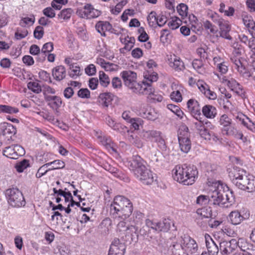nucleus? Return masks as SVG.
Instances as JSON below:
<instances>
[{"label": "nucleus", "instance_id": "f257e3e1", "mask_svg": "<svg viewBox=\"0 0 255 255\" xmlns=\"http://www.w3.org/2000/svg\"><path fill=\"white\" fill-rule=\"evenodd\" d=\"M133 211L130 200L123 196H117L110 207V214L112 218L124 220L128 218Z\"/></svg>", "mask_w": 255, "mask_h": 255}, {"label": "nucleus", "instance_id": "f03ea898", "mask_svg": "<svg viewBox=\"0 0 255 255\" xmlns=\"http://www.w3.org/2000/svg\"><path fill=\"white\" fill-rule=\"evenodd\" d=\"M121 76L124 81V84L132 92L137 94H153L154 88L151 87L150 84L137 83L136 82V73L130 70L124 71L121 73Z\"/></svg>", "mask_w": 255, "mask_h": 255}, {"label": "nucleus", "instance_id": "7ed1b4c3", "mask_svg": "<svg viewBox=\"0 0 255 255\" xmlns=\"http://www.w3.org/2000/svg\"><path fill=\"white\" fill-rule=\"evenodd\" d=\"M210 204L223 208H228L234 202L233 191L227 186L218 185L214 190L209 192Z\"/></svg>", "mask_w": 255, "mask_h": 255}, {"label": "nucleus", "instance_id": "20e7f679", "mask_svg": "<svg viewBox=\"0 0 255 255\" xmlns=\"http://www.w3.org/2000/svg\"><path fill=\"white\" fill-rule=\"evenodd\" d=\"M198 170L194 165H176L172 170L174 179L184 185L193 184L197 178Z\"/></svg>", "mask_w": 255, "mask_h": 255}, {"label": "nucleus", "instance_id": "39448f33", "mask_svg": "<svg viewBox=\"0 0 255 255\" xmlns=\"http://www.w3.org/2000/svg\"><path fill=\"white\" fill-rule=\"evenodd\" d=\"M249 175H247L246 170L237 166H234L229 172V176L233 183L241 190L245 189L244 184L247 182Z\"/></svg>", "mask_w": 255, "mask_h": 255}, {"label": "nucleus", "instance_id": "423d86ee", "mask_svg": "<svg viewBox=\"0 0 255 255\" xmlns=\"http://www.w3.org/2000/svg\"><path fill=\"white\" fill-rule=\"evenodd\" d=\"M5 196L8 203L13 207L19 208L25 205V201L22 193L16 188L7 189Z\"/></svg>", "mask_w": 255, "mask_h": 255}, {"label": "nucleus", "instance_id": "0eeeda50", "mask_svg": "<svg viewBox=\"0 0 255 255\" xmlns=\"http://www.w3.org/2000/svg\"><path fill=\"white\" fill-rule=\"evenodd\" d=\"M188 128L186 126H182L179 130L178 138L181 150L188 153L191 149V143L189 139Z\"/></svg>", "mask_w": 255, "mask_h": 255}, {"label": "nucleus", "instance_id": "6e6552de", "mask_svg": "<svg viewBox=\"0 0 255 255\" xmlns=\"http://www.w3.org/2000/svg\"><path fill=\"white\" fill-rule=\"evenodd\" d=\"M181 246L182 250L186 254L196 255L198 247L196 241L190 236L184 235L181 237Z\"/></svg>", "mask_w": 255, "mask_h": 255}, {"label": "nucleus", "instance_id": "1a4fd4ad", "mask_svg": "<svg viewBox=\"0 0 255 255\" xmlns=\"http://www.w3.org/2000/svg\"><path fill=\"white\" fill-rule=\"evenodd\" d=\"M143 137L147 140L157 143L160 149L164 150L166 148L165 140L162 136V133L156 130H149L143 131Z\"/></svg>", "mask_w": 255, "mask_h": 255}, {"label": "nucleus", "instance_id": "9d476101", "mask_svg": "<svg viewBox=\"0 0 255 255\" xmlns=\"http://www.w3.org/2000/svg\"><path fill=\"white\" fill-rule=\"evenodd\" d=\"M135 177L146 185L151 184L154 181V177L151 171L146 166L138 170L134 171L133 173Z\"/></svg>", "mask_w": 255, "mask_h": 255}, {"label": "nucleus", "instance_id": "9b49d317", "mask_svg": "<svg viewBox=\"0 0 255 255\" xmlns=\"http://www.w3.org/2000/svg\"><path fill=\"white\" fill-rule=\"evenodd\" d=\"M25 154L24 149L18 144L7 146L3 150V154L11 159H17L19 156Z\"/></svg>", "mask_w": 255, "mask_h": 255}, {"label": "nucleus", "instance_id": "f8f14e48", "mask_svg": "<svg viewBox=\"0 0 255 255\" xmlns=\"http://www.w3.org/2000/svg\"><path fill=\"white\" fill-rule=\"evenodd\" d=\"M237 246L244 253H236L233 255H255V245L241 238L237 242Z\"/></svg>", "mask_w": 255, "mask_h": 255}, {"label": "nucleus", "instance_id": "ddd939ff", "mask_svg": "<svg viewBox=\"0 0 255 255\" xmlns=\"http://www.w3.org/2000/svg\"><path fill=\"white\" fill-rule=\"evenodd\" d=\"M166 246L161 251L169 255H177L181 249V243L178 244L175 238H170L166 242Z\"/></svg>", "mask_w": 255, "mask_h": 255}, {"label": "nucleus", "instance_id": "4468645a", "mask_svg": "<svg viewBox=\"0 0 255 255\" xmlns=\"http://www.w3.org/2000/svg\"><path fill=\"white\" fill-rule=\"evenodd\" d=\"M249 217V212L243 213L239 210H234L229 214V220L232 224L238 225L241 224L244 220L248 219Z\"/></svg>", "mask_w": 255, "mask_h": 255}, {"label": "nucleus", "instance_id": "2eb2a0df", "mask_svg": "<svg viewBox=\"0 0 255 255\" xmlns=\"http://www.w3.org/2000/svg\"><path fill=\"white\" fill-rule=\"evenodd\" d=\"M221 131L223 134L230 136H232L236 138L242 140L244 142L247 140V137L244 136L242 132L238 130L232 124L228 127L221 128Z\"/></svg>", "mask_w": 255, "mask_h": 255}, {"label": "nucleus", "instance_id": "dca6fc26", "mask_svg": "<svg viewBox=\"0 0 255 255\" xmlns=\"http://www.w3.org/2000/svg\"><path fill=\"white\" fill-rule=\"evenodd\" d=\"M237 247V242L233 239L229 241H223L220 243V251L223 255H229Z\"/></svg>", "mask_w": 255, "mask_h": 255}, {"label": "nucleus", "instance_id": "f3484780", "mask_svg": "<svg viewBox=\"0 0 255 255\" xmlns=\"http://www.w3.org/2000/svg\"><path fill=\"white\" fill-rule=\"evenodd\" d=\"M125 250V245L119 239H115L111 245L108 255H124Z\"/></svg>", "mask_w": 255, "mask_h": 255}, {"label": "nucleus", "instance_id": "a211bd4d", "mask_svg": "<svg viewBox=\"0 0 255 255\" xmlns=\"http://www.w3.org/2000/svg\"><path fill=\"white\" fill-rule=\"evenodd\" d=\"M146 162L139 155L132 156L131 160L128 162L129 169L134 173V171L138 170L146 166Z\"/></svg>", "mask_w": 255, "mask_h": 255}, {"label": "nucleus", "instance_id": "6ab92c4d", "mask_svg": "<svg viewBox=\"0 0 255 255\" xmlns=\"http://www.w3.org/2000/svg\"><path fill=\"white\" fill-rule=\"evenodd\" d=\"M105 122L113 129L122 134L126 132H128V129L127 127L120 123H116L110 116H107L105 118Z\"/></svg>", "mask_w": 255, "mask_h": 255}, {"label": "nucleus", "instance_id": "aec40b11", "mask_svg": "<svg viewBox=\"0 0 255 255\" xmlns=\"http://www.w3.org/2000/svg\"><path fill=\"white\" fill-rule=\"evenodd\" d=\"M205 239L208 254L210 255H217L220 248H219L218 246L208 234H206L205 235Z\"/></svg>", "mask_w": 255, "mask_h": 255}, {"label": "nucleus", "instance_id": "412c9836", "mask_svg": "<svg viewBox=\"0 0 255 255\" xmlns=\"http://www.w3.org/2000/svg\"><path fill=\"white\" fill-rule=\"evenodd\" d=\"M187 107L191 114L197 119L201 116L200 107L198 102L194 99H190L187 103Z\"/></svg>", "mask_w": 255, "mask_h": 255}, {"label": "nucleus", "instance_id": "4be33fe9", "mask_svg": "<svg viewBox=\"0 0 255 255\" xmlns=\"http://www.w3.org/2000/svg\"><path fill=\"white\" fill-rule=\"evenodd\" d=\"M98 138L101 143L110 152L117 153L116 149V145L113 142L110 137L106 136L99 135Z\"/></svg>", "mask_w": 255, "mask_h": 255}, {"label": "nucleus", "instance_id": "5701e85b", "mask_svg": "<svg viewBox=\"0 0 255 255\" xmlns=\"http://www.w3.org/2000/svg\"><path fill=\"white\" fill-rule=\"evenodd\" d=\"M95 28L97 31L101 34L103 36H106V31H111L113 32V30L112 25L108 21H98L95 25Z\"/></svg>", "mask_w": 255, "mask_h": 255}, {"label": "nucleus", "instance_id": "b1692460", "mask_svg": "<svg viewBox=\"0 0 255 255\" xmlns=\"http://www.w3.org/2000/svg\"><path fill=\"white\" fill-rule=\"evenodd\" d=\"M219 25L220 29V36L227 39H231L232 37L229 34L231 30V26L228 22L221 19L219 21Z\"/></svg>", "mask_w": 255, "mask_h": 255}, {"label": "nucleus", "instance_id": "393cba45", "mask_svg": "<svg viewBox=\"0 0 255 255\" xmlns=\"http://www.w3.org/2000/svg\"><path fill=\"white\" fill-rule=\"evenodd\" d=\"M0 129L1 134L7 138L11 137L12 135H14L16 132L15 127L11 124L7 123L1 124Z\"/></svg>", "mask_w": 255, "mask_h": 255}, {"label": "nucleus", "instance_id": "a878e982", "mask_svg": "<svg viewBox=\"0 0 255 255\" xmlns=\"http://www.w3.org/2000/svg\"><path fill=\"white\" fill-rule=\"evenodd\" d=\"M139 115L143 118L151 121H154L158 117V113L154 109L151 108L147 110L140 109L139 111Z\"/></svg>", "mask_w": 255, "mask_h": 255}, {"label": "nucleus", "instance_id": "bb28decb", "mask_svg": "<svg viewBox=\"0 0 255 255\" xmlns=\"http://www.w3.org/2000/svg\"><path fill=\"white\" fill-rule=\"evenodd\" d=\"M137 228L134 226H129L128 229H127V231L125 233L126 235V237H128V238L127 239V241L129 242H137L138 240V234L137 233Z\"/></svg>", "mask_w": 255, "mask_h": 255}, {"label": "nucleus", "instance_id": "cd10ccee", "mask_svg": "<svg viewBox=\"0 0 255 255\" xmlns=\"http://www.w3.org/2000/svg\"><path fill=\"white\" fill-rule=\"evenodd\" d=\"M52 75L56 80L61 81L66 76L65 68L62 65L55 67L52 70Z\"/></svg>", "mask_w": 255, "mask_h": 255}, {"label": "nucleus", "instance_id": "c85d7f7f", "mask_svg": "<svg viewBox=\"0 0 255 255\" xmlns=\"http://www.w3.org/2000/svg\"><path fill=\"white\" fill-rule=\"evenodd\" d=\"M114 95L111 93L100 94L99 96V102L103 107L107 108L113 100Z\"/></svg>", "mask_w": 255, "mask_h": 255}, {"label": "nucleus", "instance_id": "c756f323", "mask_svg": "<svg viewBox=\"0 0 255 255\" xmlns=\"http://www.w3.org/2000/svg\"><path fill=\"white\" fill-rule=\"evenodd\" d=\"M93 6L90 3H86L83 8L77 7L76 13L81 18L87 19L91 10L92 9Z\"/></svg>", "mask_w": 255, "mask_h": 255}, {"label": "nucleus", "instance_id": "7c9ffc66", "mask_svg": "<svg viewBox=\"0 0 255 255\" xmlns=\"http://www.w3.org/2000/svg\"><path fill=\"white\" fill-rule=\"evenodd\" d=\"M169 66L176 71H183L185 69L184 63L179 58L175 56L173 59L171 58Z\"/></svg>", "mask_w": 255, "mask_h": 255}, {"label": "nucleus", "instance_id": "2f4dec72", "mask_svg": "<svg viewBox=\"0 0 255 255\" xmlns=\"http://www.w3.org/2000/svg\"><path fill=\"white\" fill-rule=\"evenodd\" d=\"M202 113L204 116L207 118H214L217 114V110L212 105H207L202 108Z\"/></svg>", "mask_w": 255, "mask_h": 255}, {"label": "nucleus", "instance_id": "473e14b6", "mask_svg": "<svg viewBox=\"0 0 255 255\" xmlns=\"http://www.w3.org/2000/svg\"><path fill=\"white\" fill-rule=\"evenodd\" d=\"M149 158L152 164L159 166L162 164L163 156L159 151L156 150L154 154L149 155Z\"/></svg>", "mask_w": 255, "mask_h": 255}, {"label": "nucleus", "instance_id": "72a5a7b5", "mask_svg": "<svg viewBox=\"0 0 255 255\" xmlns=\"http://www.w3.org/2000/svg\"><path fill=\"white\" fill-rule=\"evenodd\" d=\"M193 68L199 74H204L205 73V68L201 59H195L192 62Z\"/></svg>", "mask_w": 255, "mask_h": 255}, {"label": "nucleus", "instance_id": "f704fd0d", "mask_svg": "<svg viewBox=\"0 0 255 255\" xmlns=\"http://www.w3.org/2000/svg\"><path fill=\"white\" fill-rule=\"evenodd\" d=\"M245 189L249 192H252L255 191V177L252 175H249L247 182H245Z\"/></svg>", "mask_w": 255, "mask_h": 255}, {"label": "nucleus", "instance_id": "c9c22d12", "mask_svg": "<svg viewBox=\"0 0 255 255\" xmlns=\"http://www.w3.org/2000/svg\"><path fill=\"white\" fill-rule=\"evenodd\" d=\"M227 85L232 90L235 91L238 94H240V92L243 90L242 86L232 78L227 80Z\"/></svg>", "mask_w": 255, "mask_h": 255}, {"label": "nucleus", "instance_id": "e433bc0d", "mask_svg": "<svg viewBox=\"0 0 255 255\" xmlns=\"http://www.w3.org/2000/svg\"><path fill=\"white\" fill-rule=\"evenodd\" d=\"M231 60L235 65L234 68L237 69L240 73H245V68L241 63L240 57H232L231 58Z\"/></svg>", "mask_w": 255, "mask_h": 255}, {"label": "nucleus", "instance_id": "4c0bfd02", "mask_svg": "<svg viewBox=\"0 0 255 255\" xmlns=\"http://www.w3.org/2000/svg\"><path fill=\"white\" fill-rule=\"evenodd\" d=\"M157 231L159 232H167L170 229V223L169 221L164 219L162 221L157 222Z\"/></svg>", "mask_w": 255, "mask_h": 255}, {"label": "nucleus", "instance_id": "58836bf2", "mask_svg": "<svg viewBox=\"0 0 255 255\" xmlns=\"http://www.w3.org/2000/svg\"><path fill=\"white\" fill-rule=\"evenodd\" d=\"M19 110L17 108L8 105H0V113H7L9 114H16Z\"/></svg>", "mask_w": 255, "mask_h": 255}, {"label": "nucleus", "instance_id": "ea45409f", "mask_svg": "<svg viewBox=\"0 0 255 255\" xmlns=\"http://www.w3.org/2000/svg\"><path fill=\"white\" fill-rule=\"evenodd\" d=\"M99 77L100 84L104 87H107L110 83V79L109 76L103 71H101L99 72Z\"/></svg>", "mask_w": 255, "mask_h": 255}, {"label": "nucleus", "instance_id": "a19ab883", "mask_svg": "<svg viewBox=\"0 0 255 255\" xmlns=\"http://www.w3.org/2000/svg\"><path fill=\"white\" fill-rule=\"evenodd\" d=\"M47 163L48 166H51V167L49 168L50 170L62 169L65 166V163L60 160H55Z\"/></svg>", "mask_w": 255, "mask_h": 255}, {"label": "nucleus", "instance_id": "79ce46f5", "mask_svg": "<svg viewBox=\"0 0 255 255\" xmlns=\"http://www.w3.org/2000/svg\"><path fill=\"white\" fill-rule=\"evenodd\" d=\"M219 122L220 125L222 127L221 128L228 127V126H230L233 123L232 119L226 114H224L221 116Z\"/></svg>", "mask_w": 255, "mask_h": 255}, {"label": "nucleus", "instance_id": "37998d69", "mask_svg": "<svg viewBox=\"0 0 255 255\" xmlns=\"http://www.w3.org/2000/svg\"><path fill=\"white\" fill-rule=\"evenodd\" d=\"M69 68L71 70V71L69 72V75L71 77L75 78L81 75L80 73V67L77 64H74L70 65Z\"/></svg>", "mask_w": 255, "mask_h": 255}, {"label": "nucleus", "instance_id": "c03bdc74", "mask_svg": "<svg viewBox=\"0 0 255 255\" xmlns=\"http://www.w3.org/2000/svg\"><path fill=\"white\" fill-rule=\"evenodd\" d=\"M197 204L204 206L208 204H210V199L209 198V192L207 195H201L199 196L196 199Z\"/></svg>", "mask_w": 255, "mask_h": 255}, {"label": "nucleus", "instance_id": "a18cd8bd", "mask_svg": "<svg viewBox=\"0 0 255 255\" xmlns=\"http://www.w3.org/2000/svg\"><path fill=\"white\" fill-rule=\"evenodd\" d=\"M167 107L168 109L176 114L180 119L183 118L184 113L178 106L173 104H168L167 105Z\"/></svg>", "mask_w": 255, "mask_h": 255}, {"label": "nucleus", "instance_id": "49530a36", "mask_svg": "<svg viewBox=\"0 0 255 255\" xmlns=\"http://www.w3.org/2000/svg\"><path fill=\"white\" fill-rule=\"evenodd\" d=\"M73 10L71 8H65L62 10L58 14V17H61L64 20L70 19Z\"/></svg>", "mask_w": 255, "mask_h": 255}, {"label": "nucleus", "instance_id": "de8ad7c7", "mask_svg": "<svg viewBox=\"0 0 255 255\" xmlns=\"http://www.w3.org/2000/svg\"><path fill=\"white\" fill-rule=\"evenodd\" d=\"M27 87L29 90L36 94H38L41 92V86L36 82H28Z\"/></svg>", "mask_w": 255, "mask_h": 255}, {"label": "nucleus", "instance_id": "09e8293b", "mask_svg": "<svg viewBox=\"0 0 255 255\" xmlns=\"http://www.w3.org/2000/svg\"><path fill=\"white\" fill-rule=\"evenodd\" d=\"M29 166V160L23 159L21 161L17 163L15 167L18 172H22L23 170Z\"/></svg>", "mask_w": 255, "mask_h": 255}, {"label": "nucleus", "instance_id": "8fccbe9b", "mask_svg": "<svg viewBox=\"0 0 255 255\" xmlns=\"http://www.w3.org/2000/svg\"><path fill=\"white\" fill-rule=\"evenodd\" d=\"M169 36H170V34L168 29H164L162 30L160 37V41L164 44L168 43L170 41Z\"/></svg>", "mask_w": 255, "mask_h": 255}, {"label": "nucleus", "instance_id": "3c124183", "mask_svg": "<svg viewBox=\"0 0 255 255\" xmlns=\"http://www.w3.org/2000/svg\"><path fill=\"white\" fill-rule=\"evenodd\" d=\"M243 21L245 25L249 28L254 30L255 27V22L252 17L246 16L243 18Z\"/></svg>", "mask_w": 255, "mask_h": 255}, {"label": "nucleus", "instance_id": "603ef678", "mask_svg": "<svg viewBox=\"0 0 255 255\" xmlns=\"http://www.w3.org/2000/svg\"><path fill=\"white\" fill-rule=\"evenodd\" d=\"M196 213L199 216L198 220L203 219L204 218L208 219L210 216V213H208L207 209L205 208L198 209Z\"/></svg>", "mask_w": 255, "mask_h": 255}, {"label": "nucleus", "instance_id": "864d4df0", "mask_svg": "<svg viewBox=\"0 0 255 255\" xmlns=\"http://www.w3.org/2000/svg\"><path fill=\"white\" fill-rule=\"evenodd\" d=\"M35 21V18L33 15H31L30 17H22L20 22L19 24L22 26L24 27L27 24H29L30 23H31V24H33V23Z\"/></svg>", "mask_w": 255, "mask_h": 255}, {"label": "nucleus", "instance_id": "5fc2aeb1", "mask_svg": "<svg viewBox=\"0 0 255 255\" xmlns=\"http://www.w3.org/2000/svg\"><path fill=\"white\" fill-rule=\"evenodd\" d=\"M37 114L43 118L51 123H55L56 122H57V120H56L54 117L52 115H50L49 113L40 112H38Z\"/></svg>", "mask_w": 255, "mask_h": 255}, {"label": "nucleus", "instance_id": "6e6d98bb", "mask_svg": "<svg viewBox=\"0 0 255 255\" xmlns=\"http://www.w3.org/2000/svg\"><path fill=\"white\" fill-rule=\"evenodd\" d=\"M177 10L179 15L186 16L187 15L188 7L184 3H180L177 6Z\"/></svg>", "mask_w": 255, "mask_h": 255}, {"label": "nucleus", "instance_id": "4d7b16f0", "mask_svg": "<svg viewBox=\"0 0 255 255\" xmlns=\"http://www.w3.org/2000/svg\"><path fill=\"white\" fill-rule=\"evenodd\" d=\"M197 85L200 91L205 95L210 88L208 85L203 81H198Z\"/></svg>", "mask_w": 255, "mask_h": 255}, {"label": "nucleus", "instance_id": "13d9d810", "mask_svg": "<svg viewBox=\"0 0 255 255\" xmlns=\"http://www.w3.org/2000/svg\"><path fill=\"white\" fill-rule=\"evenodd\" d=\"M157 17V16L155 11H152L149 14L147 17V20L150 26H153L155 25Z\"/></svg>", "mask_w": 255, "mask_h": 255}, {"label": "nucleus", "instance_id": "bf43d9fd", "mask_svg": "<svg viewBox=\"0 0 255 255\" xmlns=\"http://www.w3.org/2000/svg\"><path fill=\"white\" fill-rule=\"evenodd\" d=\"M34 37L37 39H40L43 36L44 34V30L43 27L41 26H37L36 27L34 32Z\"/></svg>", "mask_w": 255, "mask_h": 255}, {"label": "nucleus", "instance_id": "052dcab7", "mask_svg": "<svg viewBox=\"0 0 255 255\" xmlns=\"http://www.w3.org/2000/svg\"><path fill=\"white\" fill-rule=\"evenodd\" d=\"M78 96L81 98H89L90 97V91L87 88L81 89L78 92Z\"/></svg>", "mask_w": 255, "mask_h": 255}, {"label": "nucleus", "instance_id": "680f3d73", "mask_svg": "<svg viewBox=\"0 0 255 255\" xmlns=\"http://www.w3.org/2000/svg\"><path fill=\"white\" fill-rule=\"evenodd\" d=\"M212 131H209L206 127L202 129L199 133L200 136L207 140H211V133Z\"/></svg>", "mask_w": 255, "mask_h": 255}, {"label": "nucleus", "instance_id": "e2e57ef3", "mask_svg": "<svg viewBox=\"0 0 255 255\" xmlns=\"http://www.w3.org/2000/svg\"><path fill=\"white\" fill-rule=\"evenodd\" d=\"M39 78L46 82H49V83H51V80L50 78V74L47 73L46 71L44 70H41L39 72Z\"/></svg>", "mask_w": 255, "mask_h": 255}, {"label": "nucleus", "instance_id": "0e129e2a", "mask_svg": "<svg viewBox=\"0 0 255 255\" xmlns=\"http://www.w3.org/2000/svg\"><path fill=\"white\" fill-rule=\"evenodd\" d=\"M53 49V44L52 42H49L45 43L41 49V51L46 54L52 51Z\"/></svg>", "mask_w": 255, "mask_h": 255}, {"label": "nucleus", "instance_id": "69168bd1", "mask_svg": "<svg viewBox=\"0 0 255 255\" xmlns=\"http://www.w3.org/2000/svg\"><path fill=\"white\" fill-rule=\"evenodd\" d=\"M55 98L54 101L52 103H48V105L53 109H57L60 107L62 105V100L60 97L56 96Z\"/></svg>", "mask_w": 255, "mask_h": 255}, {"label": "nucleus", "instance_id": "338daca9", "mask_svg": "<svg viewBox=\"0 0 255 255\" xmlns=\"http://www.w3.org/2000/svg\"><path fill=\"white\" fill-rule=\"evenodd\" d=\"M43 14L48 17L53 18L55 16V13L52 7H47L43 10Z\"/></svg>", "mask_w": 255, "mask_h": 255}, {"label": "nucleus", "instance_id": "774afa93", "mask_svg": "<svg viewBox=\"0 0 255 255\" xmlns=\"http://www.w3.org/2000/svg\"><path fill=\"white\" fill-rule=\"evenodd\" d=\"M167 22V17L163 15H159L157 17L155 24L159 27H162Z\"/></svg>", "mask_w": 255, "mask_h": 255}]
</instances>
